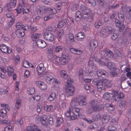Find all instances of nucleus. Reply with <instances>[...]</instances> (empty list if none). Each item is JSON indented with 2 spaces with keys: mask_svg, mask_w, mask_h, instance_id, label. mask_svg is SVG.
I'll return each mask as SVG.
<instances>
[{
  "mask_svg": "<svg viewBox=\"0 0 131 131\" xmlns=\"http://www.w3.org/2000/svg\"><path fill=\"white\" fill-rule=\"evenodd\" d=\"M101 79V81L98 84V90L100 92L103 86L104 88H110L112 85V83L111 81L107 79Z\"/></svg>",
  "mask_w": 131,
  "mask_h": 131,
  "instance_id": "f257e3e1",
  "label": "nucleus"
},
{
  "mask_svg": "<svg viewBox=\"0 0 131 131\" xmlns=\"http://www.w3.org/2000/svg\"><path fill=\"white\" fill-rule=\"evenodd\" d=\"M91 109L94 111H98L103 109L104 106L103 104H99L98 101L94 100L91 102Z\"/></svg>",
  "mask_w": 131,
  "mask_h": 131,
  "instance_id": "f03ea898",
  "label": "nucleus"
},
{
  "mask_svg": "<svg viewBox=\"0 0 131 131\" xmlns=\"http://www.w3.org/2000/svg\"><path fill=\"white\" fill-rule=\"evenodd\" d=\"M118 93V91L113 90L111 93L105 92L103 94V97L104 100H110L116 97Z\"/></svg>",
  "mask_w": 131,
  "mask_h": 131,
  "instance_id": "7ed1b4c3",
  "label": "nucleus"
},
{
  "mask_svg": "<svg viewBox=\"0 0 131 131\" xmlns=\"http://www.w3.org/2000/svg\"><path fill=\"white\" fill-rule=\"evenodd\" d=\"M121 9L123 12H125L126 17L128 19L129 21H131V7L123 5L122 6Z\"/></svg>",
  "mask_w": 131,
  "mask_h": 131,
  "instance_id": "20e7f679",
  "label": "nucleus"
},
{
  "mask_svg": "<svg viewBox=\"0 0 131 131\" xmlns=\"http://www.w3.org/2000/svg\"><path fill=\"white\" fill-rule=\"evenodd\" d=\"M71 115L69 117V119L74 120L77 118L78 116H80V109L77 107H71Z\"/></svg>",
  "mask_w": 131,
  "mask_h": 131,
  "instance_id": "39448f33",
  "label": "nucleus"
},
{
  "mask_svg": "<svg viewBox=\"0 0 131 131\" xmlns=\"http://www.w3.org/2000/svg\"><path fill=\"white\" fill-rule=\"evenodd\" d=\"M85 100L86 98L84 96L82 95H80L76 98L75 100L72 101V103L74 104L75 102H76L77 104L80 106H82L86 104Z\"/></svg>",
  "mask_w": 131,
  "mask_h": 131,
  "instance_id": "423d86ee",
  "label": "nucleus"
},
{
  "mask_svg": "<svg viewBox=\"0 0 131 131\" xmlns=\"http://www.w3.org/2000/svg\"><path fill=\"white\" fill-rule=\"evenodd\" d=\"M43 38L49 41H52L54 39V34L50 32H45L43 35Z\"/></svg>",
  "mask_w": 131,
  "mask_h": 131,
  "instance_id": "0eeeda50",
  "label": "nucleus"
},
{
  "mask_svg": "<svg viewBox=\"0 0 131 131\" xmlns=\"http://www.w3.org/2000/svg\"><path fill=\"white\" fill-rule=\"evenodd\" d=\"M36 70L39 75L41 74L44 75L46 71V67H44L43 63H40L38 65Z\"/></svg>",
  "mask_w": 131,
  "mask_h": 131,
  "instance_id": "6e6552de",
  "label": "nucleus"
},
{
  "mask_svg": "<svg viewBox=\"0 0 131 131\" xmlns=\"http://www.w3.org/2000/svg\"><path fill=\"white\" fill-rule=\"evenodd\" d=\"M66 93L68 96L72 95L74 93L75 89L73 85L70 86H66Z\"/></svg>",
  "mask_w": 131,
  "mask_h": 131,
  "instance_id": "1a4fd4ad",
  "label": "nucleus"
},
{
  "mask_svg": "<svg viewBox=\"0 0 131 131\" xmlns=\"http://www.w3.org/2000/svg\"><path fill=\"white\" fill-rule=\"evenodd\" d=\"M0 50L3 53L7 54L10 53L12 52V49L10 47L3 44L0 45Z\"/></svg>",
  "mask_w": 131,
  "mask_h": 131,
  "instance_id": "9d476101",
  "label": "nucleus"
},
{
  "mask_svg": "<svg viewBox=\"0 0 131 131\" xmlns=\"http://www.w3.org/2000/svg\"><path fill=\"white\" fill-rule=\"evenodd\" d=\"M112 27L110 26L105 28H102L101 29V32L103 35H107L112 32Z\"/></svg>",
  "mask_w": 131,
  "mask_h": 131,
  "instance_id": "9b49d317",
  "label": "nucleus"
},
{
  "mask_svg": "<svg viewBox=\"0 0 131 131\" xmlns=\"http://www.w3.org/2000/svg\"><path fill=\"white\" fill-rule=\"evenodd\" d=\"M106 71L104 70L100 69L98 70L97 71V74L98 78L100 79H102L105 77V74Z\"/></svg>",
  "mask_w": 131,
  "mask_h": 131,
  "instance_id": "f8f14e48",
  "label": "nucleus"
},
{
  "mask_svg": "<svg viewBox=\"0 0 131 131\" xmlns=\"http://www.w3.org/2000/svg\"><path fill=\"white\" fill-rule=\"evenodd\" d=\"M26 6V4L23 1H21V2L19 3V6L16 9L18 14H20L22 12H23L24 7Z\"/></svg>",
  "mask_w": 131,
  "mask_h": 131,
  "instance_id": "ddd939ff",
  "label": "nucleus"
},
{
  "mask_svg": "<svg viewBox=\"0 0 131 131\" xmlns=\"http://www.w3.org/2000/svg\"><path fill=\"white\" fill-rule=\"evenodd\" d=\"M115 22L116 26L119 28V30L120 32L122 31L125 28V25L119 21L117 19H115Z\"/></svg>",
  "mask_w": 131,
  "mask_h": 131,
  "instance_id": "4468645a",
  "label": "nucleus"
},
{
  "mask_svg": "<svg viewBox=\"0 0 131 131\" xmlns=\"http://www.w3.org/2000/svg\"><path fill=\"white\" fill-rule=\"evenodd\" d=\"M36 43L38 47L41 48H45L47 45L45 41L41 39L38 40L36 41Z\"/></svg>",
  "mask_w": 131,
  "mask_h": 131,
  "instance_id": "2eb2a0df",
  "label": "nucleus"
},
{
  "mask_svg": "<svg viewBox=\"0 0 131 131\" xmlns=\"http://www.w3.org/2000/svg\"><path fill=\"white\" fill-rule=\"evenodd\" d=\"M59 59V60L60 62L62 65H65L68 63V61L67 57L65 56L64 54L62 55V57L61 58L58 57Z\"/></svg>",
  "mask_w": 131,
  "mask_h": 131,
  "instance_id": "dca6fc26",
  "label": "nucleus"
},
{
  "mask_svg": "<svg viewBox=\"0 0 131 131\" xmlns=\"http://www.w3.org/2000/svg\"><path fill=\"white\" fill-rule=\"evenodd\" d=\"M110 119V116L107 114H104L101 117V121L103 124H106Z\"/></svg>",
  "mask_w": 131,
  "mask_h": 131,
  "instance_id": "f3484780",
  "label": "nucleus"
},
{
  "mask_svg": "<svg viewBox=\"0 0 131 131\" xmlns=\"http://www.w3.org/2000/svg\"><path fill=\"white\" fill-rule=\"evenodd\" d=\"M36 84L37 86L41 90H45L47 89V86L45 83L41 81H37L36 82Z\"/></svg>",
  "mask_w": 131,
  "mask_h": 131,
  "instance_id": "a211bd4d",
  "label": "nucleus"
},
{
  "mask_svg": "<svg viewBox=\"0 0 131 131\" xmlns=\"http://www.w3.org/2000/svg\"><path fill=\"white\" fill-rule=\"evenodd\" d=\"M80 10L82 12V13L84 15H88L89 14L90 12V9L84 6H82L80 8Z\"/></svg>",
  "mask_w": 131,
  "mask_h": 131,
  "instance_id": "6ab92c4d",
  "label": "nucleus"
},
{
  "mask_svg": "<svg viewBox=\"0 0 131 131\" xmlns=\"http://www.w3.org/2000/svg\"><path fill=\"white\" fill-rule=\"evenodd\" d=\"M110 74L111 76L114 77L116 76L119 73L120 70L119 69L116 67L111 70Z\"/></svg>",
  "mask_w": 131,
  "mask_h": 131,
  "instance_id": "aec40b11",
  "label": "nucleus"
},
{
  "mask_svg": "<svg viewBox=\"0 0 131 131\" xmlns=\"http://www.w3.org/2000/svg\"><path fill=\"white\" fill-rule=\"evenodd\" d=\"M6 15L7 18H11V19L10 20L9 23V25L10 26L12 25L14 21L15 17L14 16H12V14L10 12L6 14Z\"/></svg>",
  "mask_w": 131,
  "mask_h": 131,
  "instance_id": "412c9836",
  "label": "nucleus"
},
{
  "mask_svg": "<svg viewBox=\"0 0 131 131\" xmlns=\"http://www.w3.org/2000/svg\"><path fill=\"white\" fill-rule=\"evenodd\" d=\"M37 127L35 125L31 126H28L27 127L26 131H41V130L37 128Z\"/></svg>",
  "mask_w": 131,
  "mask_h": 131,
  "instance_id": "4be33fe9",
  "label": "nucleus"
},
{
  "mask_svg": "<svg viewBox=\"0 0 131 131\" xmlns=\"http://www.w3.org/2000/svg\"><path fill=\"white\" fill-rule=\"evenodd\" d=\"M46 82L49 84L52 83L54 81V79L51 75H47L46 78Z\"/></svg>",
  "mask_w": 131,
  "mask_h": 131,
  "instance_id": "5701e85b",
  "label": "nucleus"
},
{
  "mask_svg": "<svg viewBox=\"0 0 131 131\" xmlns=\"http://www.w3.org/2000/svg\"><path fill=\"white\" fill-rule=\"evenodd\" d=\"M105 107L109 112H111L114 109L115 107L112 104L107 103L105 104Z\"/></svg>",
  "mask_w": 131,
  "mask_h": 131,
  "instance_id": "b1692460",
  "label": "nucleus"
},
{
  "mask_svg": "<svg viewBox=\"0 0 131 131\" xmlns=\"http://www.w3.org/2000/svg\"><path fill=\"white\" fill-rule=\"evenodd\" d=\"M98 42L97 40H93L91 42V49L92 50H94L97 46Z\"/></svg>",
  "mask_w": 131,
  "mask_h": 131,
  "instance_id": "393cba45",
  "label": "nucleus"
},
{
  "mask_svg": "<svg viewBox=\"0 0 131 131\" xmlns=\"http://www.w3.org/2000/svg\"><path fill=\"white\" fill-rule=\"evenodd\" d=\"M70 51L72 53L77 55L80 54L82 53V51L81 50L73 48L70 49Z\"/></svg>",
  "mask_w": 131,
  "mask_h": 131,
  "instance_id": "a878e982",
  "label": "nucleus"
},
{
  "mask_svg": "<svg viewBox=\"0 0 131 131\" xmlns=\"http://www.w3.org/2000/svg\"><path fill=\"white\" fill-rule=\"evenodd\" d=\"M84 37V34L83 32H80L76 35L75 38L78 41H81V39L83 38Z\"/></svg>",
  "mask_w": 131,
  "mask_h": 131,
  "instance_id": "bb28decb",
  "label": "nucleus"
},
{
  "mask_svg": "<svg viewBox=\"0 0 131 131\" xmlns=\"http://www.w3.org/2000/svg\"><path fill=\"white\" fill-rule=\"evenodd\" d=\"M46 12L50 15H53L56 12V9L54 8H46Z\"/></svg>",
  "mask_w": 131,
  "mask_h": 131,
  "instance_id": "cd10ccee",
  "label": "nucleus"
},
{
  "mask_svg": "<svg viewBox=\"0 0 131 131\" xmlns=\"http://www.w3.org/2000/svg\"><path fill=\"white\" fill-rule=\"evenodd\" d=\"M16 34L19 37H22L25 35V32L23 30L20 29L17 30Z\"/></svg>",
  "mask_w": 131,
  "mask_h": 131,
  "instance_id": "c85d7f7f",
  "label": "nucleus"
},
{
  "mask_svg": "<svg viewBox=\"0 0 131 131\" xmlns=\"http://www.w3.org/2000/svg\"><path fill=\"white\" fill-rule=\"evenodd\" d=\"M40 36V34L35 33L31 35V37L32 40L34 41L39 38Z\"/></svg>",
  "mask_w": 131,
  "mask_h": 131,
  "instance_id": "c756f323",
  "label": "nucleus"
},
{
  "mask_svg": "<svg viewBox=\"0 0 131 131\" xmlns=\"http://www.w3.org/2000/svg\"><path fill=\"white\" fill-rule=\"evenodd\" d=\"M103 52H104L106 56H109L110 58L112 57L113 56V54L112 52L108 49H106L103 50Z\"/></svg>",
  "mask_w": 131,
  "mask_h": 131,
  "instance_id": "7c9ffc66",
  "label": "nucleus"
},
{
  "mask_svg": "<svg viewBox=\"0 0 131 131\" xmlns=\"http://www.w3.org/2000/svg\"><path fill=\"white\" fill-rule=\"evenodd\" d=\"M21 101L19 97L17 99L15 104V107L18 109L21 107Z\"/></svg>",
  "mask_w": 131,
  "mask_h": 131,
  "instance_id": "2f4dec72",
  "label": "nucleus"
},
{
  "mask_svg": "<svg viewBox=\"0 0 131 131\" xmlns=\"http://www.w3.org/2000/svg\"><path fill=\"white\" fill-rule=\"evenodd\" d=\"M67 21L66 19H63L58 24L57 27L58 28H60L62 27L67 23Z\"/></svg>",
  "mask_w": 131,
  "mask_h": 131,
  "instance_id": "473e14b6",
  "label": "nucleus"
},
{
  "mask_svg": "<svg viewBox=\"0 0 131 131\" xmlns=\"http://www.w3.org/2000/svg\"><path fill=\"white\" fill-rule=\"evenodd\" d=\"M56 96V93L54 92H53L50 94L49 97H48V100L49 101H51L55 99Z\"/></svg>",
  "mask_w": 131,
  "mask_h": 131,
  "instance_id": "72a5a7b5",
  "label": "nucleus"
},
{
  "mask_svg": "<svg viewBox=\"0 0 131 131\" xmlns=\"http://www.w3.org/2000/svg\"><path fill=\"white\" fill-rule=\"evenodd\" d=\"M123 112L122 110L120 108H117L115 110V113L116 115L119 117H120L122 114Z\"/></svg>",
  "mask_w": 131,
  "mask_h": 131,
  "instance_id": "f704fd0d",
  "label": "nucleus"
},
{
  "mask_svg": "<svg viewBox=\"0 0 131 131\" xmlns=\"http://www.w3.org/2000/svg\"><path fill=\"white\" fill-rule=\"evenodd\" d=\"M115 63L112 62H108L107 64V66L108 68L111 70L113 68H115Z\"/></svg>",
  "mask_w": 131,
  "mask_h": 131,
  "instance_id": "c9c22d12",
  "label": "nucleus"
},
{
  "mask_svg": "<svg viewBox=\"0 0 131 131\" xmlns=\"http://www.w3.org/2000/svg\"><path fill=\"white\" fill-rule=\"evenodd\" d=\"M7 111L4 109H2L0 110V117L2 118L4 117L6 115Z\"/></svg>",
  "mask_w": 131,
  "mask_h": 131,
  "instance_id": "e433bc0d",
  "label": "nucleus"
},
{
  "mask_svg": "<svg viewBox=\"0 0 131 131\" xmlns=\"http://www.w3.org/2000/svg\"><path fill=\"white\" fill-rule=\"evenodd\" d=\"M60 74L61 76L64 78H67L68 76V74L66 71L64 70H61L60 72Z\"/></svg>",
  "mask_w": 131,
  "mask_h": 131,
  "instance_id": "4c0bfd02",
  "label": "nucleus"
},
{
  "mask_svg": "<svg viewBox=\"0 0 131 131\" xmlns=\"http://www.w3.org/2000/svg\"><path fill=\"white\" fill-rule=\"evenodd\" d=\"M63 120L62 118L58 117L57 118L56 123L57 124V126H59L63 122Z\"/></svg>",
  "mask_w": 131,
  "mask_h": 131,
  "instance_id": "58836bf2",
  "label": "nucleus"
},
{
  "mask_svg": "<svg viewBox=\"0 0 131 131\" xmlns=\"http://www.w3.org/2000/svg\"><path fill=\"white\" fill-rule=\"evenodd\" d=\"M118 18L120 20L121 22H123L125 19L124 14L120 13L118 14Z\"/></svg>",
  "mask_w": 131,
  "mask_h": 131,
  "instance_id": "ea45409f",
  "label": "nucleus"
},
{
  "mask_svg": "<svg viewBox=\"0 0 131 131\" xmlns=\"http://www.w3.org/2000/svg\"><path fill=\"white\" fill-rule=\"evenodd\" d=\"M101 116L99 114H97L95 116H93L92 117V119L91 120V122L100 119Z\"/></svg>",
  "mask_w": 131,
  "mask_h": 131,
  "instance_id": "a19ab883",
  "label": "nucleus"
},
{
  "mask_svg": "<svg viewBox=\"0 0 131 131\" xmlns=\"http://www.w3.org/2000/svg\"><path fill=\"white\" fill-rule=\"evenodd\" d=\"M7 72L9 76H12L14 74V70L12 68L9 67L7 69Z\"/></svg>",
  "mask_w": 131,
  "mask_h": 131,
  "instance_id": "79ce46f5",
  "label": "nucleus"
},
{
  "mask_svg": "<svg viewBox=\"0 0 131 131\" xmlns=\"http://www.w3.org/2000/svg\"><path fill=\"white\" fill-rule=\"evenodd\" d=\"M20 57L19 55H17L14 57V59L15 64H17L20 62Z\"/></svg>",
  "mask_w": 131,
  "mask_h": 131,
  "instance_id": "37998d69",
  "label": "nucleus"
},
{
  "mask_svg": "<svg viewBox=\"0 0 131 131\" xmlns=\"http://www.w3.org/2000/svg\"><path fill=\"white\" fill-rule=\"evenodd\" d=\"M64 31L63 29H59L58 31V38H59L60 39H61L62 37L64 35Z\"/></svg>",
  "mask_w": 131,
  "mask_h": 131,
  "instance_id": "c03bdc74",
  "label": "nucleus"
},
{
  "mask_svg": "<svg viewBox=\"0 0 131 131\" xmlns=\"http://www.w3.org/2000/svg\"><path fill=\"white\" fill-rule=\"evenodd\" d=\"M93 60L98 62L100 65H102V64L104 63V62H102L99 59H98L96 57H93Z\"/></svg>",
  "mask_w": 131,
  "mask_h": 131,
  "instance_id": "a18cd8bd",
  "label": "nucleus"
},
{
  "mask_svg": "<svg viewBox=\"0 0 131 131\" xmlns=\"http://www.w3.org/2000/svg\"><path fill=\"white\" fill-rule=\"evenodd\" d=\"M106 131H116V129L114 126H110L108 127Z\"/></svg>",
  "mask_w": 131,
  "mask_h": 131,
  "instance_id": "49530a36",
  "label": "nucleus"
},
{
  "mask_svg": "<svg viewBox=\"0 0 131 131\" xmlns=\"http://www.w3.org/2000/svg\"><path fill=\"white\" fill-rule=\"evenodd\" d=\"M52 108L53 106L52 105L47 106L46 105H45L44 106V110L47 111H50Z\"/></svg>",
  "mask_w": 131,
  "mask_h": 131,
  "instance_id": "de8ad7c7",
  "label": "nucleus"
},
{
  "mask_svg": "<svg viewBox=\"0 0 131 131\" xmlns=\"http://www.w3.org/2000/svg\"><path fill=\"white\" fill-rule=\"evenodd\" d=\"M6 7L7 8V10L8 12H10L12 10V8L13 7L11 5L9 2L6 5Z\"/></svg>",
  "mask_w": 131,
  "mask_h": 131,
  "instance_id": "09e8293b",
  "label": "nucleus"
},
{
  "mask_svg": "<svg viewBox=\"0 0 131 131\" xmlns=\"http://www.w3.org/2000/svg\"><path fill=\"white\" fill-rule=\"evenodd\" d=\"M102 24V23L100 20L97 21L95 24V27L96 28H98Z\"/></svg>",
  "mask_w": 131,
  "mask_h": 131,
  "instance_id": "8fccbe9b",
  "label": "nucleus"
},
{
  "mask_svg": "<svg viewBox=\"0 0 131 131\" xmlns=\"http://www.w3.org/2000/svg\"><path fill=\"white\" fill-rule=\"evenodd\" d=\"M63 49V47L61 46H59L56 47L55 48V51L56 52H59L61 51Z\"/></svg>",
  "mask_w": 131,
  "mask_h": 131,
  "instance_id": "3c124183",
  "label": "nucleus"
},
{
  "mask_svg": "<svg viewBox=\"0 0 131 131\" xmlns=\"http://www.w3.org/2000/svg\"><path fill=\"white\" fill-rule=\"evenodd\" d=\"M28 94L32 95L35 92V89L34 88H30L27 89Z\"/></svg>",
  "mask_w": 131,
  "mask_h": 131,
  "instance_id": "603ef678",
  "label": "nucleus"
},
{
  "mask_svg": "<svg viewBox=\"0 0 131 131\" xmlns=\"http://www.w3.org/2000/svg\"><path fill=\"white\" fill-rule=\"evenodd\" d=\"M67 84L66 86H70L72 85L71 84L73 83V81L72 79H69L67 81Z\"/></svg>",
  "mask_w": 131,
  "mask_h": 131,
  "instance_id": "864d4df0",
  "label": "nucleus"
},
{
  "mask_svg": "<svg viewBox=\"0 0 131 131\" xmlns=\"http://www.w3.org/2000/svg\"><path fill=\"white\" fill-rule=\"evenodd\" d=\"M78 5L77 4H75L71 7V9L72 11H74L77 10L78 8Z\"/></svg>",
  "mask_w": 131,
  "mask_h": 131,
  "instance_id": "5fc2aeb1",
  "label": "nucleus"
},
{
  "mask_svg": "<svg viewBox=\"0 0 131 131\" xmlns=\"http://www.w3.org/2000/svg\"><path fill=\"white\" fill-rule=\"evenodd\" d=\"M23 66L26 68H28L30 67V64L28 61L26 60H24L23 62Z\"/></svg>",
  "mask_w": 131,
  "mask_h": 131,
  "instance_id": "6e6d98bb",
  "label": "nucleus"
},
{
  "mask_svg": "<svg viewBox=\"0 0 131 131\" xmlns=\"http://www.w3.org/2000/svg\"><path fill=\"white\" fill-rule=\"evenodd\" d=\"M21 28L24 31L25 30H28L29 29V26L27 25H21Z\"/></svg>",
  "mask_w": 131,
  "mask_h": 131,
  "instance_id": "4d7b16f0",
  "label": "nucleus"
},
{
  "mask_svg": "<svg viewBox=\"0 0 131 131\" xmlns=\"http://www.w3.org/2000/svg\"><path fill=\"white\" fill-rule=\"evenodd\" d=\"M118 41H120L121 43H124V44H126L127 43V40L125 38H124L122 37L119 38Z\"/></svg>",
  "mask_w": 131,
  "mask_h": 131,
  "instance_id": "13d9d810",
  "label": "nucleus"
},
{
  "mask_svg": "<svg viewBox=\"0 0 131 131\" xmlns=\"http://www.w3.org/2000/svg\"><path fill=\"white\" fill-rule=\"evenodd\" d=\"M98 79L97 78L93 80L92 82L94 84L96 85H97V88L98 89V85H99L98 84L100 82L101 80H98Z\"/></svg>",
  "mask_w": 131,
  "mask_h": 131,
  "instance_id": "bf43d9fd",
  "label": "nucleus"
},
{
  "mask_svg": "<svg viewBox=\"0 0 131 131\" xmlns=\"http://www.w3.org/2000/svg\"><path fill=\"white\" fill-rule=\"evenodd\" d=\"M46 8L45 7H40L38 9V12L42 14L43 13L46 12Z\"/></svg>",
  "mask_w": 131,
  "mask_h": 131,
  "instance_id": "052dcab7",
  "label": "nucleus"
},
{
  "mask_svg": "<svg viewBox=\"0 0 131 131\" xmlns=\"http://www.w3.org/2000/svg\"><path fill=\"white\" fill-rule=\"evenodd\" d=\"M118 36V34H116L115 32H114L113 35H111V38L113 40H114L117 38Z\"/></svg>",
  "mask_w": 131,
  "mask_h": 131,
  "instance_id": "680f3d73",
  "label": "nucleus"
},
{
  "mask_svg": "<svg viewBox=\"0 0 131 131\" xmlns=\"http://www.w3.org/2000/svg\"><path fill=\"white\" fill-rule=\"evenodd\" d=\"M69 37L70 41L72 42L74 41V37L72 33H70L69 34Z\"/></svg>",
  "mask_w": 131,
  "mask_h": 131,
  "instance_id": "e2e57ef3",
  "label": "nucleus"
},
{
  "mask_svg": "<svg viewBox=\"0 0 131 131\" xmlns=\"http://www.w3.org/2000/svg\"><path fill=\"white\" fill-rule=\"evenodd\" d=\"M83 70L82 68H80L79 71L78 73V75L79 77V78L82 79L83 78Z\"/></svg>",
  "mask_w": 131,
  "mask_h": 131,
  "instance_id": "0e129e2a",
  "label": "nucleus"
},
{
  "mask_svg": "<svg viewBox=\"0 0 131 131\" xmlns=\"http://www.w3.org/2000/svg\"><path fill=\"white\" fill-rule=\"evenodd\" d=\"M98 5L103 6L104 3V0H96Z\"/></svg>",
  "mask_w": 131,
  "mask_h": 131,
  "instance_id": "69168bd1",
  "label": "nucleus"
},
{
  "mask_svg": "<svg viewBox=\"0 0 131 131\" xmlns=\"http://www.w3.org/2000/svg\"><path fill=\"white\" fill-rule=\"evenodd\" d=\"M126 101L124 100H122L119 104V106L121 108L124 107L126 104Z\"/></svg>",
  "mask_w": 131,
  "mask_h": 131,
  "instance_id": "338daca9",
  "label": "nucleus"
},
{
  "mask_svg": "<svg viewBox=\"0 0 131 131\" xmlns=\"http://www.w3.org/2000/svg\"><path fill=\"white\" fill-rule=\"evenodd\" d=\"M12 128V126L10 125H8L4 128V131H11Z\"/></svg>",
  "mask_w": 131,
  "mask_h": 131,
  "instance_id": "774afa93",
  "label": "nucleus"
}]
</instances>
